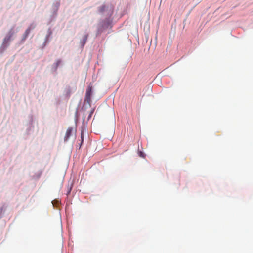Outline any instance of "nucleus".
<instances>
[{"mask_svg": "<svg viewBox=\"0 0 253 253\" xmlns=\"http://www.w3.org/2000/svg\"><path fill=\"white\" fill-rule=\"evenodd\" d=\"M114 7L111 4H103L98 8L100 13L106 12L107 15H111L113 13Z\"/></svg>", "mask_w": 253, "mask_h": 253, "instance_id": "obj_1", "label": "nucleus"}, {"mask_svg": "<svg viewBox=\"0 0 253 253\" xmlns=\"http://www.w3.org/2000/svg\"><path fill=\"white\" fill-rule=\"evenodd\" d=\"M92 95V87L88 86L85 93V101L90 103L91 102V96Z\"/></svg>", "mask_w": 253, "mask_h": 253, "instance_id": "obj_2", "label": "nucleus"}, {"mask_svg": "<svg viewBox=\"0 0 253 253\" xmlns=\"http://www.w3.org/2000/svg\"><path fill=\"white\" fill-rule=\"evenodd\" d=\"M73 131V128L71 127H69L67 129L65 137H64V141H67L69 138H70L71 133Z\"/></svg>", "mask_w": 253, "mask_h": 253, "instance_id": "obj_3", "label": "nucleus"}, {"mask_svg": "<svg viewBox=\"0 0 253 253\" xmlns=\"http://www.w3.org/2000/svg\"><path fill=\"white\" fill-rule=\"evenodd\" d=\"M34 27H35V26L34 25H31V26L26 29V30L25 31V33L23 35V40H25L27 38V36L30 33L31 30L32 29H34Z\"/></svg>", "mask_w": 253, "mask_h": 253, "instance_id": "obj_4", "label": "nucleus"}, {"mask_svg": "<svg viewBox=\"0 0 253 253\" xmlns=\"http://www.w3.org/2000/svg\"><path fill=\"white\" fill-rule=\"evenodd\" d=\"M11 37L12 34L7 36L3 40V44H6L7 43H8L11 40Z\"/></svg>", "mask_w": 253, "mask_h": 253, "instance_id": "obj_5", "label": "nucleus"}, {"mask_svg": "<svg viewBox=\"0 0 253 253\" xmlns=\"http://www.w3.org/2000/svg\"><path fill=\"white\" fill-rule=\"evenodd\" d=\"M87 39V35H84L83 38V41H82L83 46H84L85 44V43H86Z\"/></svg>", "mask_w": 253, "mask_h": 253, "instance_id": "obj_6", "label": "nucleus"}, {"mask_svg": "<svg viewBox=\"0 0 253 253\" xmlns=\"http://www.w3.org/2000/svg\"><path fill=\"white\" fill-rule=\"evenodd\" d=\"M138 154H139V156L141 157H142V158H145V154L143 153V152H141V151H139L138 152Z\"/></svg>", "mask_w": 253, "mask_h": 253, "instance_id": "obj_7", "label": "nucleus"}, {"mask_svg": "<svg viewBox=\"0 0 253 253\" xmlns=\"http://www.w3.org/2000/svg\"><path fill=\"white\" fill-rule=\"evenodd\" d=\"M2 212H3V208H0V215L1 214H2Z\"/></svg>", "mask_w": 253, "mask_h": 253, "instance_id": "obj_8", "label": "nucleus"}, {"mask_svg": "<svg viewBox=\"0 0 253 253\" xmlns=\"http://www.w3.org/2000/svg\"><path fill=\"white\" fill-rule=\"evenodd\" d=\"M81 139H82V143L83 141V132L81 133Z\"/></svg>", "mask_w": 253, "mask_h": 253, "instance_id": "obj_9", "label": "nucleus"}]
</instances>
